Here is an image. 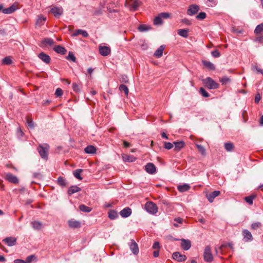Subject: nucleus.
<instances>
[{
  "label": "nucleus",
  "mask_w": 263,
  "mask_h": 263,
  "mask_svg": "<svg viewBox=\"0 0 263 263\" xmlns=\"http://www.w3.org/2000/svg\"><path fill=\"white\" fill-rule=\"evenodd\" d=\"M79 209L84 212L89 213L91 211V209L84 204H82L79 206Z\"/></svg>",
  "instance_id": "obj_36"
},
{
  "label": "nucleus",
  "mask_w": 263,
  "mask_h": 263,
  "mask_svg": "<svg viewBox=\"0 0 263 263\" xmlns=\"http://www.w3.org/2000/svg\"><path fill=\"white\" fill-rule=\"evenodd\" d=\"M211 54L214 58H219L220 56V53L218 50L212 51Z\"/></svg>",
  "instance_id": "obj_54"
},
{
  "label": "nucleus",
  "mask_w": 263,
  "mask_h": 263,
  "mask_svg": "<svg viewBox=\"0 0 263 263\" xmlns=\"http://www.w3.org/2000/svg\"><path fill=\"white\" fill-rule=\"evenodd\" d=\"M202 63L208 69L211 70H214L215 69V66L212 62L206 60H202Z\"/></svg>",
  "instance_id": "obj_20"
},
{
  "label": "nucleus",
  "mask_w": 263,
  "mask_h": 263,
  "mask_svg": "<svg viewBox=\"0 0 263 263\" xmlns=\"http://www.w3.org/2000/svg\"><path fill=\"white\" fill-rule=\"evenodd\" d=\"M174 144L175 145V150L176 151H179L185 145V143L183 141L174 142Z\"/></svg>",
  "instance_id": "obj_24"
},
{
  "label": "nucleus",
  "mask_w": 263,
  "mask_h": 263,
  "mask_svg": "<svg viewBox=\"0 0 263 263\" xmlns=\"http://www.w3.org/2000/svg\"><path fill=\"white\" fill-rule=\"evenodd\" d=\"M224 146L226 150L228 152H231L234 148V145L231 142L225 143Z\"/></svg>",
  "instance_id": "obj_34"
},
{
  "label": "nucleus",
  "mask_w": 263,
  "mask_h": 263,
  "mask_svg": "<svg viewBox=\"0 0 263 263\" xmlns=\"http://www.w3.org/2000/svg\"><path fill=\"white\" fill-rule=\"evenodd\" d=\"M173 258L178 261H183L186 259V257L185 255H182L178 252L173 254Z\"/></svg>",
  "instance_id": "obj_15"
},
{
  "label": "nucleus",
  "mask_w": 263,
  "mask_h": 263,
  "mask_svg": "<svg viewBox=\"0 0 263 263\" xmlns=\"http://www.w3.org/2000/svg\"><path fill=\"white\" fill-rule=\"evenodd\" d=\"M50 12L55 17L59 18L63 14V9L61 7H54L51 8Z\"/></svg>",
  "instance_id": "obj_5"
},
{
  "label": "nucleus",
  "mask_w": 263,
  "mask_h": 263,
  "mask_svg": "<svg viewBox=\"0 0 263 263\" xmlns=\"http://www.w3.org/2000/svg\"><path fill=\"white\" fill-rule=\"evenodd\" d=\"M189 30L188 29H178L177 33L180 36L186 38L188 36Z\"/></svg>",
  "instance_id": "obj_29"
},
{
  "label": "nucleus",
  "mask_w": 263,
  "mask_h": 263,
  "mask_svg": "<svg viewBox=\"0 0 263 263\" xmlns=\"http://www.w3.org/2000/svg\"><path fill=\"white\" fill-rule=\"evenodd\" d=\"M151 27L145 25H140L138 27V30L140 32H145L149 30Z\"/></svg>",
  "instance_id": "obj_33"
},
{
  "label": "nucleus",
  "mask_w": 263,
  "mask_h": 263,
  "mask_svg": "<svg viewBox=\"0 0 263 263\" xmlns=\"http://www.w3.org/2000/svg\"><path fill=\"white\" fill-rule=\"evenodd\" d=\"M220 81L222 85H224L230 82L231 81V80L227 77H223L220 80Z\"/></svg>",
  "instance_id": "obj_45"
},
{
  "label": "nucleus",
  "mask_w": 263,
  "mask_h": 263,
  "mask_svg": "<svg viewBox=\"0 0 263 263\" xmlns=\"http://www.w3.org/2000/svg\"><path fill=\"white\" fill-rule=\"evenodd\" d=\"M255 195H251L245 198V201L250 205H252L253 203V200L255 199Z\"/></svg>",
  "instance_id": "obj_38"
},
{
  "label": "nucleus",
  "mask_w": 263,
  "mask_h": 263,
  "mask_svg": "<svg viewBox=\"0 0 263 263\" xmlns=\"http://www.w3.org/2000/svg\"><path fill=\"white\" fill-rule=\"evenodd\" d=\"M261 226V223L260 222H255L253 223L251 225V228L253 229H257L258 228L260 227Z\"/></svg>",
  "instance_id": "obj_57"
},
{
  "label": "nucleus",
  "mask_w": 263,
  "mask_h": 263,
  "mask_svg": "<svg viewBox=\"0 0 263 263\" xmlns=\"http://www.w3.org/2000/svg\"><path fill=\"white\" fill-rule=\"evenodd\" d=\"M251 69H252V70H253L254 71H256L257 72L263 74V70L258 68L256 65H252Z\"/></svg>",
  "instance_id": "obj_48"
},
{
  "label": "nucleus",
  "mask_w": 263,
  "mask_h": 263,
  "mask_svg": "<svg viewBox=\"0 0 263 263\" xmlns=\"http://www.w3.org/2000/svg\"><path fill=\"white\" fill-rule=\"evenodd\" d=\"M119 216L118 213L117 211L110 210L108 212V217L111 220H114L118 218Z\"/></svg>",
  "instance_id": "obj_27"
},
{
  "label": "nucleus",
  "mask_w": 263,
  "mask_h": 263,
  "mask_svg": "<svg viewBox=\"0 0 263 263\" xmlns=\"http://www.w3.org/2000/svg\"><path fill=\"white\" fill-rule=\"evenodd\" d=\"M31 223L33 228L35 230H40L42 226V223L41 222L37 221H33L31 222Z\"/></svg>",
  "instance_id": "obj_30"
},
{
  "label": "nucleus",
  "mask_w": 263,
  "mask_h": 263,
  "mask_svg": "<svg viewBox=\"0 0 263 263\" xmlns=\"http://www.w3.org/2000/svg\"><path fill=\"white\" fill-rule=\"evenodd\" d=\"M182 22L187 25H190L191 24V21L187 18H183V20H182Z\"/></svg>",
  "instance_id": "obj_60"
},
{
  "label": "nucleus",
  "mask_w": 263,
  "mask_h": 263,
  "mask_svg": "<svg viewBox=\"0 0 263 263\" xmlns=\"http://www.w3.org/2000/svg\"><path fill=\"white\" fill-rule=\"evenodd\" d=\"M99 50L100 54L104 57L109 55L111 51L110 48L105 46H100Z\"/></svg>",
  "instance_id": "obj_7"
},
{
  "label": "nucleus",
  "mask_w": 263,
  "mask_h": 263,
  "mask_svg": "<svg viewBox=\"0 0 263 263\" xmlns=\"http://www.w3.org/2000/svg\"><path fill=\"white\" fill-rule=\"evenodd\" d=\"M6 179L11 183H17L18 182L17 178L11 173H7L6 174Z\"/></svg>",
  "instance_id": "obj_14"
},
{
  "label": "nucleus",
  "mask_w": 263,
  "mask_h": 263,
  "mask_svg": "<svg viewBox=\"0 0 263 263\" xmlns=\"http://www.w3.org/2000/svg\"><path fill=\"white\" fill-rule=\"evenodd\" d=\"M165 48V45H161L155 52L154 56L157 58H160L162 56L163 52Z\"/></svg>",
  "instance_id": "obj_16"
},
{
  "label": "nucleus",
  "mask_w": 263,
  "mask_h": 263,
  "mask_svg": "<svg viewBox=\"0 0 263 263\" xmlns=\"http://www.w3.org/2000/svg\"><path fill=\"white\" fill-rule=\"evenodd\" d=\"M54 44V42L52 39L45 38L42 41L40 46L42 47H46L48 46H51Z\"/></svg>",
  "instance_id": "obj_9"
},
{
  "label": "nucleus",
  "mask_w": 263,
  "mask_h": 263,
  "mask_svg": "<svg viewBox=\"0 0 263 263\" xmlns=\"http://www.w3.org/2000/svg\"><path fill=\"white\" fill-rule=\"evenodd\" d=\"M196 146L197 148L198 151L201 153V154L203 156L205 155L206 152L204 147L200 145V144H196Z\"/></svg>",
  "instance_id": "obj_42"
},
{
  "label": "nucleus",
  "mask_w": 263,
  "mask_h": 263,
  "mask_svg": "<svg viewBox=\"0 0 263 263\" xmlns=\"http://www.w3.org/2000/svg\"><path fill=\"white\" fill-rule=\"evenodd\" d=\"M174 221L179 223H182L183 219L180 217H177L175 218Z\"/></svg>",
  "instance_id": "obj_62"
},
{
  "label": "nucleus",
  "mask_w": 263,
  "mask_h": 263,
  "mask_svg": "<svg viewBox=\"0 0 263 263\" xmlns=\"http://www.w3.org/2000/svg\"><path fill=\"white\" fill-rule=\"evenodd\" d=\"M46 20V18L43 16H39L36 22V25L39 26L43 25Z\"/></svg>",
  "instance_id": "obj_31"
},
{
  "label": "nucleus",
  "mask_w": 263,
  "mask_h": 263,
  "mask_svg": "<svg viewBox=\"0 0 263 263\" xmlns=\"http://www.w3.org/2000/svg\"><path fill=\"white\" fill-rule=\"evenodd\" d=\"M255 41L258 43L263 42V35L261 36L257 37L255 39Z\"/></svg>",
  "instance_id": "obj_61"
},
{
  "label": "nucleus",
  "mask_w": 263,
  "mask_h": 263,
  "mask_svg": "<svg viewBox=\"0 0 263 263\" xmlns=\"http://www.w3.org/2000/svg\"><path fill=\"white\" fill-rule=\"evenodd\" d=\"M206 14L204 12H200L197 16L196 18L198 20H203L206 17Z\"/></svg>",
  "instance_id": "obj_46"
},
{
  "label": "nucleus",
  "mask_w": 263,
  "mask_h": 263,
  "mask_svg": "<svg viewBox=\"0 0 263 263\" xmlns=\"http://www.w3.org/2000/svg\"><path fill=\"white\" fill-rule=\"evenodd\" d=\"M16 6L14 5H12L7 8L3 9V13L5 14H11L16 11Z\"/></svg>",
  "instance_id": "obj_18"
},
{
  "label": "nucleus",
  "mask_w": 263,
  "mask_h": 263,
  "mask_svg": "<svg viewBox=\"0 0 263 263\" xmlns=\"http://www.w3.org/2000/svg\"><path fill=\"white\" fill-rule=\"evenodd\" d=\"M199 92L204 97L207 98L210 96L209 93L203 88H200L199 89Z\"/></svg>",
  "instance_id": "obj_44"
},
{
  "label": "nucleus",
  "mask_w": 263,
  "mask_h": 263,
  "mask_svg": "<svg viewBox=\"0 0 263 263\" xmlns=\"http://www.w3.org/2000/svg\"><path fill=\"white\" fill-rule=\"evenodd\" d=\"M254 32L255 34H259L263 32V23L258 25L256 27Z\"/></svg>",
  "instance_id": "obj_32"
},
{
  "label": "nucleus",
  "mask_w": 263,
  "mask_h": 263,
  "mask_svg": "<svg viewBox=\"0 0 263 263\" xmlns=\"http://www.w3.org/2000/svg\"><path fill=\"white\" fill-rule=\"evenodd\" d=\"M153 249L159 250L160 248L159 242L158 241L155 242L152 247Z\"/></svg>",
  "instance_id": "obj_59"
},
{
  "label": "nucleus",
  "mask_w": 263,
  "mask_h": 263,
  "mask_svg": "<svg viewBox=\"0 0 263 263\" xmlns=\"http://www.w3.org/2000/svg\"><path fill=\"white\" fill-rule=\"evenodd\" d=\"M145 209L151 214H155L158 212V208L153 202H147L145 204Z\"/></svg>",
  "instance_id": "obj_3"
},
{
  "label": "nucleus",
  "mask_w": 263,
  "mask_h": 263,
  "mask_svg": "<svg viewBox=\"0 0 263 263\" xmlns=\"http://www.w3.org/2000/svg\"><path fill=\"white\" fill-rule=\"evenodd\" d=\"M227 247H229L231 249H233V244L232 242H228L223 243L220 247V249H222V248H226Z\"/></svg>",
  "instance_id": "obj_53"
},
{
  "label": "nucleus",
  "mask_w": 263,
  "mask_h": 263,
  "mask_svg": "<svg viewBox=\"0 0 263 263\" xmlns=\"http://www.w3.org/2000/svg\"><path fill=\"white\" fill-rule=\"evenodd\" d=\"M84 152L86 154H93L96 152V148L93 145H88L85 148Z\"/></svg>",
  "instance_id": "obj_22"
},
{
  "label": "nucleus",
  "mask_w": 263,
  "mask_h": 263,
  "mask_svg": "<svg viewBox=\"0 0 263 263\" xmlns=\"http://www.w3.org/2000/svg\"><path fill=\"white\" fill-rule=\"evenodd\" d=\"M242 235L243 236L244 239H246V241L252 240V235L251 232L249 231L248 230L245 229L243 230Z\"/></svg>",
  "instance_id": "obj_21"
},
{
  "label": "nucleus",
  "mask_w": 263,
  "mask_h": 263,
  "mask_svg": "<svg viewBox=\"0 0 263 263\" xmlns=\"http://www.w3.org/2000/svg\"><path fill=\"white\" fill-rule=\"evenodd\" d=\"M140 4V3L137 0L133 2V11H136L137 8L139 6Z\"/></svg>",
  "instance_id": "obj_47"
},
{
  "label": "nucleus",
  "mask_w": 263,
  "mask_h": 263,
  "mask_svg": "<svg viewBox=\"0 0 263 263\" xmlns=\"http://www.w3.org/2000/svg\"><path fill=\"white\" fill-rule=\"evenodd\" d=\"M159 15L162 18H167L170 17V14L167 12H162L159 14Z\"/></svg>",
  "instance_id": "obj_58"
},
{
  "label": "nucleus",
  "mask_w": 263,
  "mask_h": 263,
  "mask_svg": "<svg viewBox=\"0 0 263 263\" xmlns=\"http://www.w3.org/2000/svg\"><path fill=\"white\" fill-rule=\"evenodd\" d=\"M181 246L184 250H188L191 247V242L189 239H181Z\"/></svg>",
  "instance_id": "obj_13"
},
{
  "label": "nucleus",
  "mask_w": 263,
  "mask_h": 263,
  "mask_svg": "<svg viewBox=\"0 0 263 263\" xmlns=\"http://www.w3.org/2000/svg\"><path fill=\"white\" fill-rule=\"evenodd\" d=\"M34 257L33 255H30L27 257L26 261L27 263H30L32 261V259Z\"/></svg>",
  "instance_id": "obj_63"
},
{
  "label": "nucleus",
  "mask_w": 263,
  "mask_h": 263,
  "mask_svg": "<svg viewBox=\"0 0 263 263\" xmlns=\"http://www.w3.org/2000/svg\"><path fill=\"white\" fill-rule=\"evenodd\" d=\"M119 89L121 92H124L125 95H128V89L126 85L121 84L120 85Z\"/></svg>",
  "instance_id": "obj_40"
},
{
  "label": "nucleus",
  "mask_w": 263,
  "mask_h": 263,
  "mask_svg": "<svg viewBox=\"0 0 263 263\" xmlns=\"http://www.w3.org/2000/svg\"><path fill=\"white\" fill-rule=\"evenodd\" d=\"M213 259V255L211 253V250L210 246H208L205 248L204 252V260L209 262H211Z\"/></svg>",
  "instance_id": "obj_4"
},
{
  "label": "nucleus",
  "mask_w": 263,
  "mask_h": 263,
  "mask_svg": "<svg viewBox=\"0 0 263 263\" xmlns=\"http://www.w3.org/2000/svg\"><path fill=\"white\" fill-rule=\"evenodd\" d=\"M145 171L149 174H154L156 172V167L152 163H148L145 165Z\"/></svg>",
  "instance_id": "obj_8"
},
{
  "label": "nucleus",
  "mask_w": 263,
  "mask_h": 263,
  "mask_svg": "<svg viewBox=\"0 0 263 263\" xmlns=\"http://www.w3.org/2000/svg\"><path fill=\"white\" fill-rule=\"evenodd\" d=\"M38 57L46 64H49L50 62L51 59L49 55L43 52L40 53Z\"/></svg>",
  "instance_id": "obj_11"
},
{
  "label": "nucleus",
  "mask_w": 263,
  "mask_h": 263,
  "mask_svg": "<svg viewBox=\"0 0 263 263\" xmlns=\"http://www.w3.org/2000/svg\"><path fill=\"white\" fill-rule=\"evenodd\" d=\"M58 183L61 186H65L67 184L66 180L62 177L58 178Z\"/></svg>",
  "instance_id": "obj_41"
},
{
  "label": "nucleus",
  "mask_w": 263,
  "mask_h": 263,
  "mask_svg": "<svg viewBox=\"0 0 263 263\" xmlns=\"http://www.w3.org/2000/svg\"><path fill=\"white\" fill-rule=\"evenodd\" d=\"M122 158L125 162H132V158L130 156L126 154L122 155Z\"/></svg>",
  "instance_id": "obj_52"
},
{
  "label": "nucleus",
  "mask_w": 263,
  "mask_h": 263,
  "mask_svg": "<svg viewBox=\"0 0 263 263\" xmlns=\"http://www.w3.org/2000/svg\"><path fill=\"white\" fill-rule=\"evenodd\" d=\"M79 34H81L83 37H87L88 36V34L87 32V31L81 30V29H78L76 30V31L73 33V36H77Z\"/></svg>",
  "instance_id": "obj_28"
},
{
  "label": "nucleus",
  "mask_w": 263,
  "mask_h": 263,
  "mask_svg": "<svg viewBox=\"0 0 263 263\" xmlns=\"http://www.w3.org/2000/svg\"><path fill=\"white\" fill-rule=\"evenodd\" d=\"M67 59L68 60L71 61L73 62H76V58L74 55L71 51L69 52L68 55L67 57Z\"/></svg>",
  "instance_id": "obj_43"
},
{
  "label": "nucleus",
  "mask_w": 263,
  "mask_h": 263,
  "mask_svg": "<svg viewBox=\"0 0 263 263\" xmlns=\"http://www.w3.org/2000/svg\"><path fill=\"white\" fill-rule=\"evenodd\" d=\"M139 253V248L137 243L133 240V254L136 255Z\"/></svg>",
  "instance_id": "obj_39"
},
{
  "label": "nucleus",
  "mask_w": 263,
  "mask_h": 263,
  "mask_svg": "<svg viewBox=\"0 0 263 263\" xmlns=\"http://www.w3.org/2000/svg\"><path fill=\"white\" fill-rule=\"evenodd\" d=\"M131 213H132V210L128 207L124 208V209L121 210L120 212V215L123 218H126V217H128L129 216H130Z\"/></svg>",
  "instance_id": "obj_17"
},
{
  "label": "nucleus",
  "mask_w": 263,
  "mask_h": 263,
  "mask_svg": "<svg viewBox=\"0 0 263 263\" xmlns=\"http://www.w3.org/2000/svg\"><path fill=\"white\" fill-rule=\"evenodd\" d=\"M68 224L70 228H78L81 227V223L79 221L76 220H69Z\"/></svg>",
  "instance_id": "obj_25"
},
{
  "label": "nucleus",
  "mask_w": 263,
  "mask_h": 263,
  "mask_svg": "<svg viewBox=\"0 0 263 263\" xmlns=\"http://www.w3.org/2000/svg\"><path fill=\"white\" fill-rule=\"evenodd\" d=\"M63 95V90L60 88H58L56 89L55 92V95L57 97H61Z\"/></svg>",
  "instance_id": "obj_56"
},
{
  "label": "nucleus",
  "mask_w": 263,
  "mask_h": 263,
  "mask_svg": "<svg viewBox=\"0 0 263 263\" xmlns=\"http://www.w3.org/2000/svg\"><path fill=\"white\" fill-rule=\"evenodd\" d=\"M199 6L197 5H191L189 6L187 10V14L189 15L192 16L197 13L199 11Z\"/></svg>",
  "instance_id": "obj_6"
},
{
  "label": "nucleus",
  "mask_w": 263,
  "mask_h": 263,
  "mask_svg": "<svg viewBox=\"0 0 263 263\" xmlns=\"http://www.w3.org/2000/svg\"><path fill=\"white\" fill-rule=\"evenodd\" d=\"M81 190L79 187L73 185L69 188L67 193L68 195H71L75 193L80 192Z\"/></svg>",
  "instance_id": "obj_23"
},
{
  "label": "nucleus",
  "mask_w": 263,
  "mask_h": 263,
  "mask_svg": "<svg viewBox=\"0 0 263 263\" xmlns=\"http://www.w3.org/2000/svg\"><path fill=\"white\" fill-rule=\"evenodd\" d=\"M72 89L76 92H79L81 90L80 87L77 83L72 84Z\"/></svg>",
  "instance_id": "obj_50"
},
{
  "label": "nucleus",
  "mask_w": 263,
  "mask_h": 263,
  "mask_svg": "<svg viewBox=\"0 0 263 263\" xmlns=\"http://www.w3.org/2000/svg\"><path fill=\"white\" fill-rule=\"evenodd\" d=\"M53 50L58 53H60L61 54H65L66 53V49L60 45L55 46L53 48Z\"/></svg>",
  "instance_id": "obj_19"
},
{
  "label": "nucleus",
  "mask_w": 263,
  "mask_h": 263,
  "mask_svg": "<svg viewBox=\"0 0 263 263\" xmlns=\"http://www.w3.org/2000/svg\"><path fill=\"white\" fill-rule=\"evenodd\" d=\"M49 146L47 144H40L37 147L38 152L42 158L47 160Z\"/></svg>",
  "instance_id": "obj_1"
},
{
  "label": "nucleus",
  "mask_w": 263,
  "mask_h": 263,
  "mask_svg": "<svg viewBox=\"0 0 263 263\" xmlns=\"http://www.w3.org/2000/svg\"><path fill=\"white\" fill-rule=\"evenodd\" d=\"M3 241L8 246L12 247L16 245V238L13 237H8L3 239Z\"/></svg>",
  "instance_id": "obj_10"
},
{
  "label": "nucleus",
  "mask_w": 263,
  "mask_h": 263,
  "mask_svg": "<svg viewBox=\"0 0 263 263\" xmlns=\"http://www.w3.org/2000/svg\"><path fill=\"white\" fill-rule=\"evenodd\" d=\"M203 83L210 89H217L219 87V84L210 77L203 80Z\"/></svg>",
  "instance_id": "obj_2"
},
{
  "label": "nucleus",
  "mask_w": 263,
  "mask_h": 263,
  "mask_svg": "<svg viewBox=\"0 0 263 263\" xmlns=\"http://www.w3.org/2000/svg\"><path fill=\"white\" fill-rule=\"evenodd\" d=\"M82 172V169H77L75 171L73 172V176L79 180H82V177L81 176L80 174Z\"/></svg>",
  "instance_id": "obj_37"
},
{
  "label": "nucleus",
  "mask_w": 263,
  "mask_h": 263,
  "mask_svg": "<svg viewBox=\"0 0 263 263\" xmlns=\"http://www.w3.org/2000/svg\"><path fill=\"white\" fill-rule=\"evenodd\" d=\"M220 192L219 191H214L213 192L207 194L206 197L210 202H212L215 198L219 195Z\"/></svg>",
  "instance_id": "obj_12"
},
{
  "label": "nucleus",
  "mask_w": 263,
  "mask_h": 263,
  "mask_svg": "<svg viewBox=\"0 0 263 263\" xmlns=\"http://www.w3.org/2000/svg\"><path fill=\"white\" fill-rule=\"evenodd\" d=\"M28 126L31 128L33 129L34 127V122L30 118H28L27 120Z\"/></svg>",
  "instance_id": "obj_51"
},
{
  "label": "nucleus",
  "mask_w": 263,
  "mask_h": 263,
  "mask_svg": "<svg viewBox=\"0 0 263 263\" xmlns=\"http://www.w3.org/2000/svg\"><path fill=\"white\" fill-rule=\"evenodd\" d=\"M12 62L11 59L9 57H6L4 58L2 60V63L3 64L9 65Z\"/></svg>",
  "instance_id": "obj_49"
},
{
  "label": "nucleus",
  "mask_w": 263,
  "mask_h": 263,
  "mask_svg": "<svg viewBox=\"0 0 263 263\" xmlns=\"http://www.w3.org/2000/svg\"><path fill=\"white\" fill-rule=\"evenodd\" d=\"M162 19L159 14L156 16L154 20V24L155 25H160L162 24Z\"/></svg>",
  "instance_id": "obj_35"
},
{
  "label": "nucleus",
  "mask_w": 263,
  "mask_h": 263,
  "mask_svg": "<svg viewBox=\"0 0 263 263\" xmlns=\"http://www.w3.org/2000/svg\"><path fill=\"white\" fill-rule=\"evenodd\" d=\"M178 191L180 192H184L188 191L190 189V186L188 184H183L179 185L177 186Z\"/></svg>",
  "instance_id": "obj_26"
},
{
  "label": "nucleus",
  "mask_w": 263,
  "mask_h": 263,
  "mask_svg": "<svg viewBox=\"0 0 263 263\" xmlns=\"http://www.w3.org/2000/svg\"><path fill=\"white\" fill-rule=\"evenodd\" d=\"M173 147V145L172 143L170 142H164V147L167 149H171Z\"/></svg>",
  "instance_id": "obj_55"
},
{
  "label": "nucleus",
  "mask_w": 263,
  "mask_h": 263,
  "mask_svg": "<svg viewBox=\"0 0 263 263\" xmlns=\"http://www.w3.org/2000/svg\"><path fill=\"white\" fill-rule=\"evenodd\" d=\"M14 262V263H27V262L22 259H16Z\"/></svg>",
  "instance_id": "obj_64"
}]
</instances>
